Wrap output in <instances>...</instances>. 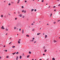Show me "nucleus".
<instances>
[{
	"label": "nucleus",
	"mask_w": 60,
	"mask_h": 60,
	"mask_svg": "<svg viewBox=\"0 0 60 60\" xmlns=\"http://www.w3.org/2000/svg\"><path fill=\"white\" fill-rule=\"evenodd\" d=\"M1 28L3 29H4V26H2V27Z\"/></svg>",
	"instance_id": "nucleus-1"
},
{
	"label": "nucleus",
	"mask_w": 60,
	"mask_h": 60,
	"mask_svg": "<svg viewBox=\"0 0 60 60\" xmlns=\"http://www.w3.org/2000/svg\"><path fill=\"white\" fill-rule=\"evenodd\" d=\"M22 34H23V33H24V30H22Z\"/></svg>",
	"instance_id": "nucleus-2"
},
{
	"label": "nucleus",
	"mask_w": 60,
	"mask_h": 60,
	"mask_svg": "<svg viewBox=\"0 0 60 60\" xmlns=\"http://www.w3.org/2000/svg\"><path fill=\"white\" fill-rule=\"evenodd\" d=\"M26 36L27 37H29V35H26Z\"/></svg>",
	"instance_id": "nucleus-3"
},
{
	"label": "nucleus",
	"mask_w": 60,
	"mask_h": 60,
	"mask_svg": "<svg viewBox=\"0 0 60 60\" xmlns=\"http://www.w3.org/2000/svg\"><path fill=\"white\" fill-rule=\"evenodd\" d=\"M54 43H56V41H55V40H54Z\"/></svg>",
	"instance_id": "nucleus-4"
},
{
	"label": "nucleus",
	"mask_w": 60,
	"mask_h": 60,
	"mask_svg": "<svg viewBox=\"0 0 60 60\" xmlns=\"http://www.w3.org/2000/svg\"><path fill=\"white\" fill-rule=\"evenodd\" d=\"M18 56H17V57L16 58V60H18Z\"/></svg>",
	"instance_id": "nucleus-5"
},
{
	"label": "nucleus",
	"mask_w": 60,
	"mask_h": 60,
	"mask_svg": "<svg viewBox=\"0 0 60 60\" xmlns=\"http://www.w3.org/2000/svg\"><path fill=\"white\" fill-rule=\"evenodd\" d=\"M29 56H30V55H29L27 56V58H28V57H29Z\"/></svg>",
	"instance_id": "nucleus-6"
},
{
	"label": "nucleus",
	"mask_w": 60,
	"mask_h": 60,
	"mask_svg": "<svg viewBox=\"0 0 60 60\" xmlns=\"http://www.w3.org/2000/svg\"><path fill=\"white\" fill-rule=\"evenodd\" d=\"M47 35H45V38H47Z\"/></svg>",
	"instance_id": "nucleus-7"
},
{
	"label": "nucleus",
	"mask_w": 60,
	"mask_h": 60,
	"mask_svg": "<svg viewBox=\"0 0 60 60\" xmlns=\"http://www.w3.org/2000/svg\"><path fill=\"white\" fill-rule=\"evenodd\" d=\"M22 57V56H20V59H21V58Z\"/></svg>",
	"instance_id": "nucleus-8"
},
{
	"label": "nucleus",
	"mask_w": 60,
	"mask_h": 60,
	"mask_svg": "<svg viewBox=\"0 0 60 60\" xmlns=\"http://www.w3.org/2000/svg\"><path fill=\"white\" fill-rule=\"evenodd\" d=\"M52 60H55V58H52Z\"/></svg>",
	"instance_id": "nucleus-9"
},
{
	"label": "nucleus",
	"mask_w": 60,
	"mask_h": 60,
	"mask_svg": "<svg viewBox=\"0 0 60 60\" xmlns=\"http://www.w3.org/2000/svg\"><path fill=\"white\" fill-rule=\"evenodd\" d=\"M24 12L25 13H26V10H25L24 11Z\"/></svg>",
	"instance_id": "nucleus-10"
},
{
	"label": "nucleus",
	"mask_w": 60,
	"mask_h": 60,
	"mask_svg": "<svg viewBox=\"0 0 60 60\" xmlns=\"http://www.w3.org/2000/svg\"><path fill=\"white\" fill-rule=\"evenodd\" d=\"M34 9H31V11L32 12V11H34Z\"/></svg>",
	"instance_id": "nucleus-11"
},
{
	"label": "nucleus",
	"mask_w": 60,
	"mask_h": 60,
	"mask_svg": "<svg viewBox=\"0 0 60 60\" xmlns=\"http://www.w3.org/2000/svg\"><path fill=\"white\" fill-rule=\"evenodd\" d=\"M15 46H13L12 47V48H15Z\"/></svg>",
	"instance_id": "nucleus-12"
},
{
	"label": "nucleus",
	"mask_w": 60,
	"mask_h": 60,
	"mask_svg": "<svg viewBox=\"0 0 60 60\" xmlns=\"http://www.w3.org/2000/svg\"><path fill=\"white\" fill-rule=\"evenodd\" d=\"M18 14H20V12L19 11H18Z\"/></svg>",
	"instance_id": "nucleus-13"
},
{
	"label": "nucleus",
	"mask_w": 60,
	"mask_h": 60,
	"mask_svg": "<svg viewBox=\"0 0 60 60\" xmlns=\"http://www.w3.org/2000/svg\"><path fill=\"white\" fill-rule=\"evenodd\" d=\"M6 58H9V56H7L6 57Z\"/></svg>",
	"instance_id": "nucleus-14"
},
{
	"label": "nucleus",
	"mask_w": 60,
	"mask_h": 60,
	"mask_svg": "<svg viewBox=\"0 0 60 60\" xmlns=\"http://www.w3.org/2000/svg\"><path fill=\"white\" fill-rule=\"evenodd\" d=\"M19 54V52H17L16 53V54Z\"/></svg>",
	"instance_id": "nucleus-15"
},
{
	"label": "nucleus",
	"mask_w": 60,
	"mask_h": 60,
	"mask_svg": "<svg viewBox=\"0 0 60 60\" xmlns=\"http://www.w3.org/2000/svg\"><path fill=\"white\" fill-rule=\"evenodd\" d=\"M11 43H12V42H11L10 43H9V45H10V44H11Z\"/></svg>",
	"instance_id": "nucleus-16"
},
{
	"label": "nucleus",
	"mask_w": 60,
	"mask_h": 60,
	"mask_svg": "<svg viewBox=\"0 0 60 60\" xmlns=\"http://www.w3.org/2000/svg\"><path fill=\"white\" fill-rule=\"evenodd\" d=\"M36 41H35L34 42V43H36Z\"/></svg>",
	"instance_id": "nucleus-17"
},
{
	"label": "nucleus",
	"mask_w": 60,
	"mask_h": 60,
	"mask_svg": "<svg viewBox=\"0 0 60 60\" xmlns=\"http://www.w3.org/2000/svg\"><path fill=\"white\" fill-rule=\"evenodd\" d=\"M1 17H3V15H1Z\"/></svg>",
	"instance_id": "nucleus-18"
},
{
	"label": "nucleus",
	"mask_w": 60,
	"mask_h": 60,
	"mask_svg": "<svg viewBox=\"0 0 60 60\" xmlns=\"http://www.w3.org/2000/svg\"><path fill=\"white\" fill-rule=\"evenodd\" d=\"M29 54H31V52L30 51L29 52Z\"/></svg>",
	"instance_id": "nucleus-19"
},
{
	"label": "nucleus",
	"mask_w": 60,
	"mask_h": 60,
	"mask_svg": "<svg viewBox=\"0 0 60 60\" xmlns=\"http://www.w3.org/2000/svg\"><path fill=\"white\" fill-rule=\"evenodd\" d=\"M18 43H20V41H19L18 42Z\"/></svg>",
	"instance_id": "nucleus-20"
},
{
	"label": "nucleus",
	"mask_w": 60,
	"mask_h": 60,
	"mask_svg": "<svg viewBox=\"0 0 60 60\" xmlns=\"http://www.w3.org/2000/svg\"><path fill=\"white\" fill-rule=\"evenodd\" d=\"M44 51L45 52H46L47 51V50L45 49V50Z\"/></svg>",
	"instance_id": "nucleus-21"
},
{
	"label": "nucleus",
	"mask_w": 60,
	"mask_h": 60,
	"mask_svg": "<svg viewBox=\"0 0 60 60\" xmlns=\"http://www.w3.org/2000/svg\"><path fill=\"white\" fill-rule=\"evenodd\" d=\"M24 10H23L22 11V12H24Z\"/></svg>",
	"instance_id": "nucleus-22"
},
{
	"label": "nucleus",
	"mask_w": 60,
	"mask_h": 60,
	"mask_svg": "<svg viewBox=\"0 0 60 60\" xmlns=\"http://www.w3.org/2000/svg\"><path fill=\"white\" fill-rule=\"evenodd\" d=\"M20 17H22V15H19Z\"/></svg>",
	"instance_id": "nucleus-23"
},
{
	"label": "nucleus",
	"mask_w": 60,
	"mask_h": 60,
	"mask_svg": "<svg viewBox=\"0 0 60 60\" xmlns=\"http://www.w3.org/2000/svg\"><path fill=\"white\" fill-rule=\"evenodd\" d=\"M22 8H24V7L23 6H22Z\"/></svg>",
	"instance_id": "nucleus-24"
},
{
	"label": "nucleus",
	"mask_w": 60,
	"mask_h": 60,
	"mask_svg": "<svg viewBox=\"0 0 60 60\" xmlns=\"http://www.w3.org/2000/svg\"><path fill=\"white\" fill-rule=\"evenodd\" d=\"M43 1H44V0H42V3H43Z\"/></svg>",
	"instance_id": "nucleus-25"
},
{
	"label": "nucleus",
	"mask_w": 60,
	"mask_h": 60,
	"mask_svg": "<svg viewBox=\"0 0 60 60\" xmlns=\"http://www.w3.org/2000/svg\"><path fill=\"white\" fill-rule=\"evenodd\" d=\"M6 31H8V29H6Z\"/></svg>",
	"instance_id": "nucleus-26"
},
{
	"label": "nucleus",
	"mask_w": 60,
	"mask_h": 60,
	"mask_svg": "<svg viewBox=\"0 0 60 60\" xmlns=\"http://www.w3.org/2000/svg\"><path fill=\"white\" fill-rule=\"evenodd\" d=\"M51 16H52V14L51 13L50 15V17H51Z\"/></svg>",
	"instance_id": "nucleus-27"
},
{
	"label": "nucleus",
	"mask_w": 60,
	"mask_h": 60,
	"mask_svg": "<svg viewBox=\"0 0 60 60\" xmlns=\"http://www.w3.org/2000/svg\"><path fill=\"white\" fill-rule=\"evenodd\" d=\"M9 5H11V4L9 3L8 4Z\"/></svg>",
	"instance_id": "nucleus-28"
},
{
	"label": "nucleus",
	"mask_w": 60,
	"mask_h": 60,
	"mask_svg": "<svg viewBox=\"0 0 60 60\" xmlns=\"http://www.w3.org/2000/svg\"><path fill=\"white\" fill-rule=\"evenodd\" d=\"M15 20L17 19V18H15Z\"/></svg>",
	"instance_id": "nucleus-29"
},
{
	"label": "nucleus",
	"mask_w": 60,
	"mask_h": 60,
	"mask_svg": "<svg viewBox=\"0 0 60 60\" xmlns=\"http://www.w3.org/2000/svg\"><path fill=\"white\" fill-rule=\"evenodd\" d=\"M34 31V29H33L32 31Z\"/></svg>",
	"instance_id": "nucleus-30"
},
{
	"label": "nucleus",
	"mask_w": 60,
	"mask_h": 60,
	"mask_svg": "<svg viewBox=\"0 0 60 60\" xmlns=\"http://www.w3.org/2000/svg\"><path fill=\"white\" fill-rule=\"evenodd\" d=\"M34 11H36V9H35Z\"/></svg>",
	"instance_id": "nucleus-31"
},
{
	"label": "nucleus",
	"mask_w": 60,
	"mask_h": 60,
	"mask_svg": "<svg viewBox=\"0 0 60 60\" xmlns=\"http://www.w3.org/2000/svg\"><path fill=\"white\" fill-rule=\"evenodd\" d=\"M16 28V27H15L14 28V29H15Z\"/></svg>",
	"instance_id": "nucleus-32"
},
{
	"label": "nucleus",
	"mask_w": 60,
	"mask_h": 60,
	"mask_svg": "<svg viewBox=\"0 0 60 60\" xmlns=\"http://www.w3.org/2000/svg\"><path fill=\"white\" fill-rule=\"evenodd\" d=\"M19 3V1H18L17 2V4H18Z\"/></svg>",
	"instance_id": "nucleus-33"
},
{
	"label": "nucleus",
	"mask_w": 60,
	"mask_h": 60,
	"mask_svg": "<svg viewBox=\"0 0 60 60\" xmlns=\"http://www.w3.org/2000/svg\"><path fill=\"white\" fill-rule=\"evenodd\" d=\"M37 35H39V33H38L37 34Z\"/></svg>",
	"instance_id": "nucleus-34"
},
{
	"label": "nucleus",
	"mask_w": 60,
	"mask_h": 60,
	"mask_svg": "<svg viewBox=\"0 0 60 60\" xmlns=\"http://www.w3.org/2000/svg\"><path fill=\"white\" fill-rule=\"evenodd\" d=\"M60 6V4H59L58 5V6Z\"/></svg>",
	"instance_id": "nucleus-35"
},
{
	"label": "nucleus",
	"mask_w": 60,
	"mask_h": 60,
	"mask_svg": "<svg viewBox=\"0 0 60 60\" xmlns=\"http://www.w3.org/2000/svg\"><path fill=\"white\" fill-rule=\"evenodd\" d=\"M5 51H6V52H7V50H5Z\"/></svg>",
	"instance_id": "nucleus-36"
},
{
	"label": "nucleus",
	"mask_w": 60,
	"mask_h": 60,
	"mask_svg": "<svg viewBox=\"0 0 60 60\" xmlns=\"http://www.w3.org/2000/svg\"><path fill=\"white\" fill-rule=\"evenodd\" d=\"M54 11H56V10L55 9L54 10Z\"/></svg>",
	"instance_id": "nucleus-37"
},
{
	"label": "nucleus",
	"mask_w": 60,
	"mask_h": 60,
	"mask_svg": "<svg viewBox=\"0 0 60 60\" xmlns=\"http://www.w3.org/2000/svg\"><path fill=\"white\" fill-rule=\"evenodd\" d=\"M31 25H34V23H32Z\"/></svg>",
	"instance_id": "nucleus-38"
},
{
	"label": "nucleus",
	"mask_w": 60,
	"mask_h": 60,
	"mask_svg": "<svg viewBox=\"0 0 60 60\" xmlns=\"http://www.w3.org/2000/svg\"><path fill=\"white\" fill-rule=\"evenodd\" d=\"M32 41V42H33V41H34V40H32V41Z\"/></svg>",
	"instance_id": "nucleus-39"
},
{
	"label": "nucleus",
	"mask_w": 60,
	"mask_h": 60,
	"mask_svg": "<svg viewBox=\"0 0 60 60\" xmlns=\"http://www.w3.org/2000/svg\"><path fill=\"white\" fill-rule=\"evenodd\" d=\"M13 55H14L15 54H14V53H12Z\"/></svg>",
	"instance_id": "nucleus-40"
},
{
	"label": "nucleus",
	"mask_w": 60,
	"mask_h": 60,
	"mask_svg": "<svg viewBox=\"0 0 60 60\" xmlns=\"http://www.w3.org/2000/svg\"><path fill=\"white\" fill-rule=\"evenodd\" d=\"M19 31H21V29L20 28L19 29Z\"/></svg>",
	"instance_id": "nucleus-41"
},
{
	"label": "nucleus",
	"mask_w": 60,
	"mask_h": 60,
	"mask_svg": "<svg viewBox=\"0 0 60 60\" xmlns=\"http://www.w3.org/2000/svg\"><path fill=\"white\" fill-rule=\"evenodd\" d=\"M54 24H56V22H54Z\"/></svg>",
	"instance_id": "nucleus-42"
},
{
	"label": "nucleus",
	"mask_w": 60,
	"mask_h": 60,
	"mask_svg": "<svg viewBox=\"0 0 60 60\" xmlns=\"http://www.w3.org/2000/svg\"><path fill=\"white\" fill-rule=\"evenodd\" d=\"M20 40H21L20 39L19 40V41H20Z\"/></svg>",
	"instance_id": "nucleus-43"
},
{
	"label": "nucleus",
	"mask_w": 60,
	"mask_h": 60,
	"mask_svg": "<svg viewBox=\"0 0 60 60\" xmlns=\"http://www.w3.org/2000/svg\"><path fill=\"white\" fill-rule=\"evenodd\" d=\"M60 21V20H58V22H59V21Z\"/></svg>",
	"instance_id": "nucleus-44"
},
{
	"label": "nucleus",
	"mask_w": 60,
	"mask_h": 60,
	"mask_svg": "<svg viewBox=\"0 0 60 60\" xmlns=\"http://www.w3.org/2000/svg\"><path fill=\"white\" fill-rule=\"evenodd\" d=\"M40 30H41V28H40Z\"/></svg>",
	"instance_id": "nucleus-45"
},
{
	"label": "nucleus",
	"mask_w": 60,
	"mask_h": 60,
	"mask_svg": "<svg viewBox=\"0 0 60 60\" xmlns=\"http://www.w3.org/2000/svg\"><path fill=\"white\" fill-rule=\"evenodd\" d=\"M43 56H45V54H43Z\"/></svg>",
	"instance_id": "nucleus-46"
},
{
	"label": "nucleus",
	"mask_w": 60,
	"mask_h": 60,
	"mask_svg": "<svg viewBox=\"0 0 60 60\" xmlns=\"http://www.w3.org/2000/svg\"><path fill=\"white\" fill-rule=\"evenodd\" d=\"M25 2L26 3V1L25 0Z\"/></svg>",
	"instance_id": "nucleus-47"
},
{
	"label": "nucleus",
	"mask_w": 60,
	"mask_h": 60,
	"mask_svg": "<svg viewBox=\"0 0 60 60\" xmlns=\"http://www.w3.org/2000/svg\"><path fill=\"white\" fill-rule=\"evenodd\" d=\"M5 47V45L4 46V47Z\"/></svg>",
	"instance_id": "nucleus-48"
},
{
	"label": "nucleus",
	"mask_w": 60,
	"mask_h": 60,
	"mask_svg": "<svg viewBox=\"0 0 60 60\" xmlns=\"http://www.w3.org/2000/svg\"><path fill=\"white\" fill-rule=\"evenodd\" d=\"M56 8V7L55 6H54V7H53V8Z\"/></svg>",
	"instance_id": "nucleus-49"
},
{
	"label": "nucleus",
	"mask_w": 60,
	"mask_h": 60,
	"mask_svg": "<svg viewBox=\"0 0 60 60\" xmlns=\"http://www.w3.org/2000/svg\"><path fill=\"white\" fill-rule=\"evenodd\" d=\"M33 40H34V38H33Z\"/></svg>",
	"instance_id": "nucleus-50"
},
{
	"label": "nucleus",
	"mask_w": 60,
	"mask_h": 60,
	"mask_svg": "<svg viewBox=\"0 0 60 60\" xmlns=\"http://www.w3.org/2000/svg\"><path fill=\"white\" fill-rule=\"evenodd\" d=\"M6 35H7V33L6 34Z\"/></svg>",
	"instance_id": "nucleus-51"
},
{
	"label": "nucleus",
	"mask_w": 60,
	"mask_h": 60,
	"mask_svg": "<svg viewBox=\"0 0 60 60\" xmlns=\"http://www.w3.org/2000/svg\"><path fill=\"white\" fill-rule=\"evenodd\" d=\"M47 25H49V24L47 23Z\"/></svg>",
	"instance_id": "nucleus-52"
},
{
	"label": "nucleus",
	"mask_w": 60,
	"mask_h": 60,
	"mask_svg": "<svg viewBox=\"0 0 60 60\" xmlns=\"http://www.w3.org/2000/svg\"><path fill=\"white\" fill-rule=\"evenodd\" d=\"M11 3L12 4H13V3L12 2H11Z\"/></svg>",
	"instance_id": "nucleus-53"
},
{
	"label": "nucleus",
	"mask_w": 60,
	"mask_h": 60,
	"mask_svg": "<svg viewBox=\"0 0 60 60\" xmlns=\"http://www.w3.org/2000/svg\"><path fill=\"white\" fill-rule=\"evenodd\" d=\"M18 1L19 2L20 1V0H18Z\"/></svg>",
	"instance_id": "nucleus-54"
},
{
	"label": "nucleus",
	"mask_w": 60,
	"mask_h": 60,
	"mask_svg": "<svg viewBox=\"0 0 60 60\" xmlns=\"http://www.w3.org/2000/svg\"><path fill=\"white\" fill-rule=\"evenodd\" d=\"M17 30H19V28H17Z\"/></svg>",
	"instance_id": "nucleus-55"
},
{
	"label": "nucleus",
	"mask_w": 60,
	"mask_h": 60,
	"mask_svg": "<svg viewBox=\"0 0 60 60\" xmlns=\"http://www.w3.org/2000/svg\"><path fill=\"white\" fill-rule=\"evenodd\" d=\"M1 57H0V59H1Z\"/></svg>",
	"instance_id": "nucleus-56"
},
{
	"label": "nucleus",
	"mask_w": 60,
	"mask_h": 60,
	"mask_svg": "<svg viewBox=\"0 0 60 60\" xmlns=\"http://www.w3.org/2000/svg\"><path fill=\"white\" fill-rule=\"evenodd\" d=\"M50 6H49V8H50Z\"/></svg>",
	"instance_id": "nucleus-57"
},
{
	"label": "nucleus",
	"mask_w": 60,
	"mask_h": 60,
	"mask_svg": "<svg viewBox=\"0 0 60 60\" xmlns=\"http://www.w3.org/2000/svg\"><path fill=\"white\" fill-rule=\"evenodd\" d=\"M47 60H49V59H47Z\"/></svg>",
	"instance_id": "nucleus-58"
},
{
	"label": "nucleus",
	"mask_w": 60,
	"mask_h": 60,
	"mask_svg": "<svg viewBox=\"0 0 60 60\" xmlns=\"http://www.w3.org/2000/svg\"><path fill=\"white\" fill-rule=\"evenodd\" d=\"M33 23H35V22H34V21L33 22Z\"/></svg>",
	"instance_id": "nucleus-59"
},
{
	"label": "nucleus",
	"mask_w": 60,
	"mask_h": 60,
	"mask_svg": "<svg viewBox=\"0 0 60 60\" xmlns=\"http://www.w3.org/2000/svg\"><path fill=\"white\" fill-rule=\"evenodd\" d=\"M16 52H15L14 53V54H16Z\"/></svg>",
	"instance_id": "nucleus-60"
},
{
	"label": "nucleus",
	"mask_w": 60,
	"mask_h": 60,
	"mask_svg": "<svg viewBox=\"0 0 60 60\" xmlns=\"http://www.w3.org/2000/svg\"><path fill=\"white\" fill-rule=\"evenodd\" d=\"M39 60H42V59H41Z\"/></svg>",
	"instance_id": "nucleus-61"
},
{
	"label": "nucleus",
	"mask_w": 60,
	"mask_h": 60,
	"mask_svg": "<svg viewBox=\"0 0 60 60\" xmlns=\"http://www.w3.org/2000/svg\"><path fill=\"white\" fill-rule=\"evenodd\" d=\"M14 14H15V13H15V12H14Z\"/></svg>",
	"instance_id": "nucleus-62"
},
{
	"label": "nucleus",
	"mask_w": 60,
	"mask_h": 60,
	"mask_svg": "<svg viewBox=\"0 0 60 60\" xmlns=\"http://www.w3.org/2000/svg\"><path fill=\"white\" fill-rule=\"evenodd\" d=\"M43 35H44V33H43Z\"/></svg>",
	"instance_id": "nucleus-63"
},
{
	"label": "nucleus",
	"mask_w": 60,
	"mask_h": 60,
	"mask_svg": "<svg viewBox=\"0 0 60 60\" xmlns=\"http://www.w3.org/2000/svg\"><path fill=\"white\" fill-rule=\"evenodd\" d=\"M32 60H34V59H32Z\"/></svg>",
	"instance_id": "nucleus-64"
}]
</instances>
